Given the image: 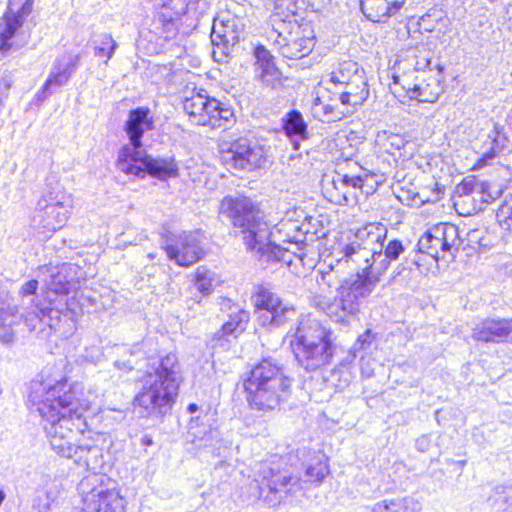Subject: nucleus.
<instances>
[{
    "mask_svg": "<svg viewBox=\"0 0 512 512\" xmlns=\"http://www.w3.org/2000/svg\"><path fill=\"white\" fill-rule=\"evenodd\" d=\"M387 228L381 223H369L358 229L355 239L346 244L341 252L346 261L358 265L365 264L356 274L345 278L337 288L333 302L320 300L317 307L337 323L347 322L355 316L379 283V274L375 273L378 241L386 240Z\"/></svg>",
    "mask_w": 512,
    "mask_h": 512,
    "instance_id": "obj_1",
    "label": "nucleus"
},
{
    "mask_svg": "<svg viewBox=\"0 0 512 512\" xmlns=\"http://www.w3.org/2000/svg\"><path fill=\"white\" fill-rule=\"evenodd\" d=\"M219 213L231 223L236 233L242 235L245 246L256 251L266 262L286 261L289 251L282 243L303 242L299 226L291 221L281 222L271 228L259 205L246 196H226L219 206Z\"/></svg>",
    "mask_w": 512,
    "mask_h": 512,
    "instance_id": "obj_2",
    "label": "nucleus"
},
{
    "mask_svg": "<svg viewBox=\"0 0 512 512\" xmlns=\"http://www.w3.org/2000/svg\"><path fill=\"white\" fill-rule=\"evenodd\" d=\"M331 332L318 320L302 319L287 333L297 363L306 371H315L329 364L333 356Z\"/></svg>",
    "mask_w": 512,
    "mask_h": 512,
    "instance_id": "obj_3",
    "label": "nucleus"
},
{
    "mask_svg": "<svg viewBox=\"0 0 512 512\" xmlns=\"http://www.w3.org/2000/svg\"><path fill=\"white\" fill-rule=\"evenodd\" d=\"M55 402L59 406L57 410L54 404L48 411L39 408V413L46 422L44 430L49 438L51 448L58 455L73 458L78 446L74 443L76 433L73 430V419H80L81 412L79 408L82 405L71 390L65 391L62 396H58Z\"/></svg>",
    "mask_w": 512,
    "mask_h": 512,
    "instance_id": "obj_4",
    "label": "nucleus"
},
{
    "mask_svg": "<svg viewBox=\"0 0 512 512\" xmlns=\"http://www.w3.org/2000/svg\"><path fill=\"white\" fill-rule=\"evenodd\" d=\"M270 24V38L283 57L297 60L309 55L313 50L314 37L304 34L296 18L286 17L282 11H274L270 16Z\"/></svg>",
    "mask_w": 512,
    "mask_h": 512,
    "instance_id": "obj_5",
    "label": "nucleus"
},
{
    "mask_svg": "<svg viewBox=\"0 0 512 512\" xmlns=\"http://www.w3.org/2000/svg\"><path fill=\"white\" fill-rule=\"evenodd\" d=\"M77 490L84 507L79 512H125V500L117 489V483L102 474L84 477Z\"/></svg>",
    "mask_w": 512,
    "mask_h": 512,
    "instance_id": "obj_6",
    "label": "nucleus"
},
{
    "mask_svg": "<svg viewBox=\"0 0 512 512\" xmlns=\"http://www.w3.org/2000/svg\"><path fill=\"white\" fill-rule=\"evenodd\" d=\"M72 207V197L65 193L56 182L39 199L32 223L35 227H41L45 231L53 233L66 224Z\"/></svg>",
    "mask_w": 512,
    "mask_h": 512,
    "instance_id": "obj_7",
    "label": "nucleus"
},
{
    "mask_svg": "<svg viewBox=\"0 0 512 512\" xmlns=\"http://www.w3.org/2000/svg\"><path fill=\"white\" fill-rule=\"evenodd\" d=\"M251 300L258 314L259 325L262 327L279 328L297 317L294 306L283 302L276 293L264 286L256 287Z\"/></svg>",
    "mask_w": 512,
    "mask_h": 512,
    "instance_id": "obj_8",
    "label": "nucleus"
},
{
    "mask_svg": "<svg viewBox=\"0 0 512 512\" xmlns=\"http://www.w3.org/2000/svg\"><path fill=\"white\" fill-rule=\"evenodd\" d=\"M154 127L153 117L147 107H137L129 111L125 121L124 131L128 136L129 144L118 151L116 166L121 172L132 171L131 157L143 150L142 137L145 132Z\"/></svg>",
    "mask_w": 512,
    "mask_h": 512,
    "instance_id": "obj_9",
    "label": "nucleus"
},
{
    "mask_svg": "<svg viewBox=\"0 0 512 512\" xmlns=\"http://www.w3.org/2000/svg\"><path fill=\"white\" fill-rule=\"evenodd\" d=\"M258 481L259 495L270 506H276L301 489L300 479L270 464L261 465Z\"/></svg>",
    "mask_w": 512,
    "mask_h": 512,
    "instance_id": "obj_10",
    "label": "nucleus"
},
{
    "mask_svg": "<svg viewBox=\"0 0 512 512\" xmlns=\"http://www.w3.org/2000/svg\"><path fill=\"white\" fill-rule=\"evenodd\" d=\"M243 30V20L237 16L227 13L214 19L210 34L214 61L219 63L228 62Z\"/></svg>",
    "mask_w": 512,
    "mask_h": 512,
    "instance_id": "obj_11",
    "label": "nucleus"
},
{
    "mask_svg": "<svg viewBox=\"0 0 512 512\" xmlns=\"http://www.w3.org/2000/svg\"><path fill=\"white\" fill-rule=\"evenodd\" d=\"M221 159L228 169L236 171H253L266 163L263 147L246 138L232 142L228 150L222 153Z\"/></svg>",
    "mask_w": 512,
    "mask_h": 512,
    "instance_id": "obj_12",
    "label": "nucleus"
},
{
    "mask_svg": "<svg viewBox=\"0 0 512 512\" xmlns=\"http://www.w3.org/2000/svg\"><path fill=\"white\" fill-rule=\"evenodd\" d=\"M458 227L451 223H439L427 230L419 239L417 247L421 253H426L438 259L440 252L458 251L461 245Z\"/></svg>",
    "mask_w": 512,
    "mask_h": 512,
    "instance_id": "obj_13",
    "label": "nucleus"
},
{
    "mask_svg": "<svg viewBox=\"0 0 512 512\" xmlns=\"http://www.w3.org/2000/svg\"><path fill=\"white\" fill-rule=\"evenodd\" d=\"M167 257L179 266H190L203 256L199 234L183 231L169 236L164 245Z\"/></svg>",
    "mask_w": 512,
    "mask_h": 512,
    "instance_id": "obj_14",
    "label": "nucleus"
},
{
    "mask_svg": "<svg viewBox=\"0 0 512 512\" xmlns=\"http://www.w3.org/2000/svg\"><path fill=\"white\" fill-rule=\"evenodd\" d=\"M131 158L133 170L124 172L127 175L144 178L146 174H149L160 180H166L178 175V165L173 157H152L143 149Z\"/></svg>",
    "mask_w": 512,
    "mask_h": 512,
    "instance_id": "obj_15",
    "label": "nucleus"
},
{
    "mask_svg": "<svg viewBox=\"0 0 512 512\" xmlns=\"http://www.w3.org/2000/svg\"><path fill=\"white\" fill-rule=\"evenodd\" d=\"M177 388L178 386H144L133 404L144 410L143 415H164L171 409Z\"/></svg>",
    "mask_w": 512,
    "mask_h": 512,
    "instance_id": "obj_16",
    "label": "nucleus"
},
{
    "mask_svg": "<svg viewBox=\"0 0 512 512\" xmlns=\"http://www.w3.org/2000/svg\"><path fill=\"white\" fill-rule=\"evenodd\" d=\"M35 0H9L8 12L4 14L0 21V50L8 51L12 47L10 40L17 30L22 26L24 19L29 16L33 10Z\"/></svg>",
    "mask_w": 512,
    "mask_h": 512,
    "instance_id": "obj_17",
    "label": "nucleus"
},
{
    "mask_svg": "<svg viewBox=\"0 0 512 512\" xmlns=\"http://www.w3.org/2000/svg\"><path fill=\"white\" fill-rule=\"evenodd\" d=\"M201 116L205 119L201 126H210L213 129H227L235 121L233 109L216 98L201 92Z\"/></svg>",
    "mask_w": 512,
    "mask_h": 512,
    "instance_id": "obj_18",
    "label": "nucleus"
},
{
    "mask_svg": "<svg viewBox=\"0 0 512 512\" xmlns=\"http://www.w3.org/2000/svg\"><path fill=\"white\" fill-rule=\"evenodd\" d=\"M512 336V319L488 318L475 325L472 338L479 342L500 343Z\"/></svg>",
    "mask_w": 512,
    "mask_h": 512,
    "instance_id": "obj_19",
    "label": "nucleus"
},
{
    "mask_svg": "<svg viewBox=\"0 0 512 512\" xmlns=\"http://www.w3.org/2000/svg\"><path fill=\"white\" fill-rule=\"evenodd\" d=\"M332 94L340 104L346 105L353 113L357 111L369 96V89L365 75L334 88Z\"/></svg>",
    "mask_w": 512,
    "mask_h": 512,
    "instance_id": "obj_20",
    "label": "nucleus"
},
{
    "mask_svg": "<svg viewBox=\"0 0 512 512\" xmlns=\"http://www.w3.org/2000/svg\"><path fill=\"white\" fill-rule=\"evenodd\" d=\"M75 266L70 263H62L59 266H43L41 271L47 274L45 285L48 291L55 294H68L75 287Z\"/></svg>",
    "mask_w": 512,
    "mask_h": 512,
    "instance_id": "obj_21",
    "label": "nucleus"
},
{
    "mask_svg": "<svg viewBox=\"0 0 512 512\" xmlns=\"http://www.w3.org/2000/svg\"><path fill=\"white\" fill-rule=\"evenodd\" d=\"M249 321V313L239 307H234V311L229 313V320L226 321L221 330L215 333L211 340L212 348L217 350H227L230 347V338L237 331L242 332Z\"/></svg>",
    "mask_w": 512,
    "mask_h": 512,
    "instance_id": "obj_22",
    "label": "nucleus"
},
{
    "mask_svg": "<svg viewBox=\"0 0 512 512\" xmlns=\"http://www.w3.org/2000/svg\"><path fill=\"white\" fill-rule=\"evenodd\" d=\"M80 59L81 54H65L58 57L53 63L49 76L45 81L47 86H50L56 92L66 85L75 73Z\"/></svg>",
    "mask_w": 512,
    "mask_h": 512,
    "instance_id": "obj_23",
    "label": "nucleus"
},
{
    "mask_svg": "<svg viewBox=\"0 0 512 512\" xmlns=\"http://www.w3.org/2000/svg\"><path fill=\"white\" fill-rule=\"evenodd\" d=\"M406 0H360V7L365 17L377 23H384L396 14Z\"/></svg>",
    "mask_w": 512,
    "mask_h": 512,
    "instance_id": "obj_24",
    "label": "nucleus"
},
{
    "mask_svg": "<svg viewBox=\"0 0 512 512\" xmlns=\"http://www.w3.org/2000/svg\"><path fill=\"white\" fill-rule=\"evenodd\" d=\"M256 71L261 82L272 89L281 85L282 73L276 67L272 55L264 47L255 50Z\"/></svg>",
    "mask_w": 512,
    "mask_h": 512,
    "instance_id": "obj_25",
    "label": "nucleus"
},
{
    "mask_svg": "<svg viewBox=\"0 0 512 512\" xmlns=\"http://www.w3.org/2000/svg\"><path fill=\"white\" fill-rule=\"evenodd\" d=\"M154 372H147L145 384H179L181 381L178 360L175 354H168L161 359L157 368H153Z\"/></svg>",
    "mask_w": 512,
    "mask_h": 512,
    "instance_id": "obj_26",
    "label": "nucleus"
},
{
    "mask_svg": "<svg viewBox=\"0 0 512 512\" xmlns=\"http://www.w3.org/2000/svg\"><path fill=\"white\" fill-rule=\"evenodd\" d=\"M249 384H267L268 382H277L281 384L284 380L291 379L284 374L283 368L271 358L263 359L250 372Z\"/></svg>",
    "mask_w": 512,
    "mask_h": 512,
    "instance_id": "obj_27",
    "label": "nucleus"
},
{
    "mask_svg": "<svg viewBox=\"0 0 512 512\" xmlns=\"http://www.w3.org/2000/svg\"><path fill=\"white\" fill-rule=\"evenodd\" d=\"M386 240L378 241L376 264L374 270L379 274V279L382 274L389 268L392 261L397 260L401 254L405 252V246L402 241L392 239L385 244Z\"/></svg>",
    "mask_w": 512,
    "mask_h": 512,
    "instance_id": "obj_28",
    "label": "nucleus"
},
{
    "mask_svg": "<svg viewBox=\"0 0 512 512\" xmlns=\"http://www.w3.org/2000/svg\"><path fill=\"white\" fill-rule=\"evenodd\" d=\"M188 438L196 449L213 448L220 441V433L210 425L200 424L198 418H192Z\"/></svg>",
    "mask_w": 512,
    "mask_h": 512,
    "instance_id": "obj_29",
    "label": "nucleus"
},
{
    "mask_svg": "<svg viewBox=\"0 0 512 512\" xmlns=\"http://www.w3.org/2000/svg\"><path fill=\"white\" fill-rule=\"evenodd\" d=\"M247 401L258 410L274 409L279 403V395L273 386H244Z\"/></svg>",
    "mask_w": 512,
    "mask_h": 512,
    "instance_id": "obj_30",
    "label": "nucleus"
},
{
    "mask_svg": "<svg viewBox=\"0 0 512 512\" xmlns=\"http://www.w3.org/2000/svg\"><path fill=\"white\" fill-rule=\"evenodd\" d=\"M32 388H35V385H32ZM69 390L74 393L73 386H50L48 390L40 389L37 391L32 389L28 395V403L32 407L35 404H38V411L39 408H44L45 411H48L53 404L56 406L57 410L59 409V406L55 402V399L58 398V396H62L65 391Z\"/></svg>",
    "mask_w": 512,
    "mask_h": 512,
    "instance_id": "obj_31",
    "label": "nucleus"
},
{
    "mask_svg": "<svg viewBox=\"0 0 512 512\" xmlns=\"http://www.w3.org/2000/svg\"><path fill=\"white\" fill-rule=\"evenodd\" d=\"M487 144V149L482 152V156L478 160L480 165H486L488 161L494 159L500 152L507 148L508 137L503 127L498 124L494 125L493 130L487 135Z\"/></svg>",
    "mask_w": 512,
    "mask_h": 512,
    "instance_id": "obj_32",
    "label": "nucleus"
},
{
    "mask_svg": "<svg viewBox=\"0 0 512 512\" xmlns=\"http://www.w3.org/2000/svg\"><path fill=\"white\" fill-rule=\"evenodd\" d=\"M442 88L439 81L433 79L432 82H422L415 84L413 87L406 89V94L410 99L418 100L419 102L433 103L438 100Z\"/></svg>",
    "mask_w": 512,
    "mask_h": 512,
    "instance_id": "obj_33",
    "label": "nucleus"
},
{
    "mask_svg": "<svg viewBox=\"0 0 512 512\" xmlns=\"http://www.w3.org/2000/svg\"><path fill=\"white\" fill-rule=\"evenodd\" d=\"M365 75V71L354 61H344L332 71L330 81L334 84V88H338L348 82H351L355 77L360 78Z\"/></svg>",
    "mask_w": 512,
    "mask_h": 512,
    "instance_id": "obj_34",
    "label": "nucleus"
},
{
    "mask_svg": "<svg viewBox=\"0 0 512 512\" xmlns=\"http://www.w3.org/2000/svg\"><path fill=\"white\" fill-rule=\"evenodd\" d=\"M19 310L16 307L11 308L4 302L0 303V341L11 343L14 340L13 326L17 323V314Z\"/></svg>",
    "mask_w": 512,
    "mask_h": 512,
    "instance_id": "obj_35",
    "label": "nucleus"
},
{
    "mask_svg": "<svg viewBox=\"0 0 512 512\" xmlns=\"http://www.w3.org/2000/svg\"><path fill=\"white\" fill-rule=\"evenodd\" d=\"M101 449L96 445H79L74 452L72 459L88 470H97L101 467Z\"/></svg>",
    "mask_w": 512,
    "mask_h": 512,
    "instance_id": "obj_36",
    "label": "nucleus"
},
{
    "mask_svg": "<svg viewBox=\"0 0 512 512\" xmlns=\"http://www.w3.org/2000/svg\"><path fill=\"white\" fill-rule=\"evenodd\" d=\"M325 193L329 196L331 202L338 205L348 204L349 195H353L345 189V180L340 177V171H336L330 181L324 184Z\"/></svg>",
    "mask_w": 512,
    "mask_h": 512,
    "instance_id": "obj_37",
    "label": "nucleus"
},
{
    "mask_svg": "<svg viewBox=\"0 0 512 512\" xmlns=\"http://www.w3.org/2000/svg\"><path fill=\"white\" fill-rule=\"evenodd\" d=\"M201 5V0H161L160 11H170V15L180 18L187 13L196 14Z\"/></svg>",
    "mask_w": 512,
    "mask_h": 512,
    "instance_id": "obj_38",
    "label": "nucleus"
},
{
    "mask_svg": "<svg viewBox=\"0 0 512 512\" xmlns=\"http://www.w3.org/2000/svg\"><path fill=\"white\" fill-rule=\"evenodd\" d=\"M340 177L342 180H345V189L353 194L350 195L351 197H356V190H361L366 194H369L370 190L373 191V186L368 185V182L374 177L373 174L365 171L356 175H349L347 173L340 172Z\"/></svg>",
    "mask_w": 512,
    "mask_h": 512,
    "instance_id": "obj_39",
    "label": "nucleus"
},
{
    "mask_svg": "<svg viewBox=\"0 0 512 512\" xmlns=\"http://www.w3.org/2000/svg\"><path fill=\"white\" fill-rule=\"evenodd\" d=\"M284 130L288 137L307 139V125L300 112L293 110L289 112L284 120Z\"/></svg>",
    "mask_w": 512,
    "mask_h": 512,
    "instance_id": "obj_40",
    "label": "nucleus"
},
{
    "mask_svg": "<svg viewBox=\"0 0 512 512\" xmlns=\"http://www.w3.org/2000/svg\"><path fill=\"white\" fill-rule=\"evenodd\" d=\"M491 505L503 512H512V485L496 486L489 497Z\"/></svg>",
    "mask_w": 512,
    "mask_h": 512,
    "instance_id": "obj_41",
    "label": "nucleus"
},
{
    "mask_svg": "<svg viewBox=\"0 0 512 512\" xmlns=\"http://www.w3.org/2000/svg\"><path fill=\"white\" fill-rule=\"evenodd\" d=\"M481 11V13L474 15L469 22L468 33L475 41L482 40L483 34L492 27L487 9L482 8Z\"/></svg>",
    "mask_w": 512,
    "mask_h": 512,
    "instance_id": "obj_42",
    "label": "nucleus"
},
{
    "mask_svg": "<svg viewBox=\"0 0 512 512\" xmlns=\"http://www.w3.org/2000/svg\"><path fill=\"white\" fill-rule=\"evenodd\" d=\"M201 92L193 93L189 97H185L182 101V107L189 121L194 125H202L204 117L201 116Z\"/></svg>",
    "mask_w": 512,
    "mask_h": 512,
    "instance_id": "obj_43",
    "label": "nucleus"
},
{
    "mask_svg": "<svg viewBox=\"0 0 512 512\" xmlns=\"http://www.w3.org/2000/svg\"><path fill=\"white\" fill-rule=\"evenodd\" d=\"M59 311L55 309H40L38 306H35L32 312L21 313L20 316L24 318L26 325L29 327L30 331H34L36 329V323L45 322V318L49 317L50 320L54 317V315H58Z\"/></svg>",
    "mask_w": 512,
    "mask_h": 512,
    "instance_id": "obj_44",
    "label": "nucleus"
},
{
    "mask_svg": "<svg viewBox=\"0 0 512 512\" xmlns=\"http://www.w3.org/2000/svg\"><path fill=\"white\" fill-rule=\"evenodd\" d=\"M374 345L375 334L370 329H368L357 338L350 350V353L354 358L360 356V358L363 359L364 355L362 353L370 352Z\"/></svg>",
    "mask_w": 512,
    "mask_h": 512,
    "instance_id": "obj_45",
    "label": "nucleus"
},
{
    "mask_svg": "<svg viewBox=\"0 0 512 512\" xmlns=\"http://www.w3.org/2000/svg\"><path fill=\"white\" fill-rule=\"evenodd\" d=\"M455 194L458 197L470 196V195H481V200L488 202V199H484L483 186L478 183L474 177L465 178L461 183L456 186Z\"/></svg>",
    "mask_w": 512,
    "mask_h": 512,
    "instance_id": "obj_46",
    "label": "nucleus"
},
{
    "mask_svg": "<svg viewBox=\"0 0 512 512\" xmlns=\"http://www.w3.org/2000/svg\"><path fill=\"white\" fill-rule=\"evenodd\" d=\"M318 456L314 463L308 465L305 470L306 481L321 483L328 474V465Z\"/></svg>",
    "mask_w": 512,
    "mask_h": 512,
    "instance_id": "obj_47",
    "label": "nucleus"
},
{
    "mask_svg": "<svg viewBox=\"0 0 512 512\" xmlns=\"http://www.w3.org/2000/svg\"><path fill=\"white\" fill-rule=\"evenodd\" d=\"M331 101L333 103L323 105V113L328 121L341 120L343 117L353 114L346 105L340 104L334 95L331 98Z\"/></svg>",
    "mask_w": 512,
    "mask_h": 512,
    "instance_id": "obj_48",
    "label": "nucleus"
},
{
    "mask_svg": "<svg viewBox=\"0 0 512 512\" xmlns=\"http://www.w3.org/2000/svg\"><path fill=\"white\" fill-rule=\"evenodd\" d=\"M178 19L179 18H176V17L170 15V11H167V10L159 11L158 22L162 26V33H163V36L165 39H171L177 35Z\"/></svg>",
    "mask_w": 512,
    "mask_h": 512,
    "instance_id": "obj_49",
    "label": "nucleus"
},
{
    "mask_svg": "<svg viewBox=\"0 0 512 512\" xmlns=\"http://www.w3.org/2000/svg\"><path fill=\"white\" fill-rule=\"evenodd\" d=\"M496 219L500 227L512 231V193L496 211Z\"/></svg>",
    "mask_w": 512,
    "mask_h": 512,
    "instance_id": "obj_50",
    "label": "nucleus"
},
{
    "mask_svg": "<svg viewBox=\"0 0 512 512\" xmlns=\"http://www.w3.org/2000/svg\"><path fill=\"white\" fill-rule=\"evenodd\" d=\"M213 287V274L208 270L198 269L195 275L194 288L205 296L213 291Z\"/></svg>",
    "mask_w": 512,
    "mask_h": 512,
    "instance_id": "obj_51",
    "label": "nucleus"
},
{
    "mask_svg": "<svg viewBox=\"0 0 512 512\" xmlns=\"http://www.w3.org/2000/svg\"><path fill=\"white\" fill-rule=\"evenodd\" d=\"M116 48L117 43L114 41L112 36L104 33L100 35L99 45L95 46L94 53L97 57L106 56L107 59H111Z\"/></svg>",
    "mask_w": 512,
    "mask_h": 512,
    "instance_id": "obj_52",
    "label": "nucleus"
},
{
    "mask_svg": "<svg viewBox=\"0 0 512 512\" xmlns=\"http://www.w3.org/2000/svg\"><path fill=\"white\" fill-rule=\"evenodd\" d=\"M398 507L400 512H422L423 510L422 503L412 496L398 498Z\"/></svg>",
    "mask_w": 512,
    "mask_h": 512,
    "instance_id": "obj_53",
    "label": "nucleus"
},
{
    "mask_svg": "<svg viewBox=\"0 0 512 512\" xmlns=\"http://www.w3.org/2000/svg\"><path fill=\"white\" fill-rule=\"evenodd\" d=\"M372 512H400L398 498L377 502L372 507Z\"/></svg>",
    "mask_w": 512,
    "mask_h": 512,
    "instance_id": "obj_54",
    "label": "nucleus"
},
{
    "mask_svg": "<svg viewBox=\"0 0 512 512\" xmlns=\"http://www.w3.org/2000/svg\"><path fill=\"white\" fill-rule=\"evenodd\" d=\"M38 288V281L37 280H30L26 283H24L20 289V295L24 298H29V303H33L34 299L32 298L37 291Z\"/></svg>",
    "mask_w": 512,
    "mask_h": 512,
    "instance_id": "obj_55",
    "label": "nucleus"
},
{
    "mask_svg": "<svg viewBox=\"0 0 512 512\" xmlns=\"http://www.w3.org/2000/svg\"><path fill=\"white\" fill-rule=\"evenodd\" d=\"M55 91L50 86H47V83L45 82L42 86L41 90L38 91L36 94V100L37 102L41 103L45 101L47 98H49L52 94H54Z\"/></svg>",
    "mask_w": 512,
    "mask_h": 512,
    "instance_id": "obj_56",
    "label": "nucleus"
},
{
    "mask_svg": "<svg viewBox=\"0 0 512 512\" xmlns=\"http://www.w3.org/2000/svg\"><path fill=\"white\" fill-rule=\"evenodd\" d=\"M431 445V440L428 436L423 435L416 440V448L420 452H426Z\"/></svg>",
    "mask_w": 512,
    "mask_h": 512,
    "instance_id": "obj_57",
    "label": "nucleus"
},
{
    "mask_svg": "<svg viewBox=\"0 0 512 512\" xmlns=\"http://www.w3.org/2000/svg\"><path fill=\"white\" fill-rule=\"evenodd\" d=\"M334 272L332 269L326 272H321V281L328 285L329 287H332L334 285Z\"/></svg>",
    "mask_w": 512,
    "mask_h": 512,
    "instance_id": "obj_58",
    "label": "nucleus"
},
{
    "mask_svg": "<svg viewBox=\"0 0 512 512\" xmlns=\"http://www.w3.org/2000/svg\"><path fill=\"white\" fill-rule=\"evenodd\" d=\"M431 64V60L429 57H423L420 60H417L415 63V69L416 70H425L426 68H429Z\"/></svg>",
    "mask_w": 512,
    "mask_h": 512,
    "instance_id": "obj_59",
    "label": "nucleus"
},
{
    "mask_svg": "<svg viewBox=\"0 0 512 512\" xmlns=\"http://www.w3.org/2000/svg\"><path fill=\"white\" fill-rule=\"evenodd\" d=\"M114 365L120 369V370H126L129 371L133 368L132 363L130 360H117L115 361Z\"/></svg>",
    "mask_w": 512,
    "mask_h": 512,
    "instance_id": "obj_60",
    "label": "nucleus"
},
{
    "mask_svg": "<svg viewBox=\"0 0 512 512\" xmlns=\"http://www.w3.org/2000/svg\"><path fill=\"white\" fill-rule=\"evenodd\" d=\"M220 305L222 311L228 310L230 313L234 311V307H238L237 305L232 304L229 299H222Z\"/></svg>",
    "mask_w": 512,
    "mask_h": 512,
    "instance_id": "obj_61",
    "label": "nucleus"
},
{
    "mask_svg": "<svg viewBox=\"0 0 512 512\" xmlns=\"http://www.w3.org/2000/svg\"><path fill=\"white\" fill-rule=\"evenodd\" d=\"M124 349L126 351V354H129L130 356L135 355L140 351V348L138 345L134 346L132 349H126V348H124Z\"/></svg>",
    "mask_w": 512,
    "mask_h": 512,
    "instance_id": "obj_62",
    "label": "nucleus"
},
{
    "mask_svg": "<svg viewBox=\"0 0 512 512\" xmlns=\"http://www.w3.org/2000/svg\"><path fill=\"white\" fill-rule=\"evenodd\" d=\"M142 444L145 445V446H150L153 444V440L152 438H150L149 436H144L141 440Z\"/></svg>",
    "mask_w": 512,
    "mask_h": 512,
    "instance_id": "obj_63",
    "label": "nucleus"
},
{
    "mask_svg": "<svg viewBox=\"0 0 512 512\" xmlns=\"http://www.w3.org/2000/svg\"><path fill=\"white\" fill-rule=\"evenodd\" d=\"M198 410V405L195 404V403H190L188 406H187V411L189 413H195L196 411Z\"/></svg>",
    "mask_w": 512,
    "mask_h": 512,
    "instance_id": "obj_64",
    "label": "nucleus"
}]
</instances>
